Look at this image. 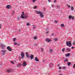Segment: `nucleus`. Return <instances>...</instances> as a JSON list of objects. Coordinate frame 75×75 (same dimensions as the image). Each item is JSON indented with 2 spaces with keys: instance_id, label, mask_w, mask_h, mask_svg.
I'll use <instances>...</instances> for the list:
<instances>
[{
  "instance_id": "22",
  "label": "nucleus",
  "mask_w": 75,
  "mask_h": 75,
  "mask_svg": "<svg viewBox=\"0 0 75 75\" xmlns=\"http://www.w3.org/2000/svg\"><path fill=\"white\" fill-rule=\"evenodd\" d=\"M21 64L20 63H19L17 64V67H19V66H21Z\"/></svg>"
},
{
  "instance_id": "46",
  "label": "nucleus",
  "mask_w": 75,
  "mask_h": 75,
  "mask_svg": "<svg viewBox=\"0 0 75 75\" xmlns=\"http://www.w3.org/2000/svg\"><path fill=\"white\" fill-rule=\"evenodd\" d=\"M71 49H74V47H71Z\"/></svg>"
},
{
  "instance_id": "24",
  "label": "nucleus",
  "mask_w": 75,
  "mask_h": 75,
  "mask_svg": "<svg viewBox=\"0 0 75 75\" xmlns=\"http://www.w3.org/2000/svg\"><path fill=\"white\" fill-rule=\"evenodd\" d=\"M66 5L67 6L69 7V8H70L71 7V6H70V5H69L68 4H67Z\"/></svg>"
},
{
  "instance_id": "13",
  "label": "nucleus",
  "mask_w": 75,
  "mask_h": 75,
  "mask_svg": "<svg viewBox=\"0 0 75 75\" xmlns=\"http://www.w3.org/2000/svg\"><path fill=\"white\" fill-rule=\"evenodd\" d=\"M35 60L36 61H37V62H38V61H39V59H38L36 57H35Z\"/></svg>"
},
{
  "instance_id": "12",
  "label": "nucleus",
  "mask_w": 75,
  "mask_h": 75,
  "mask_svg": "<svg viewBox=\"0 0 75 75\" xmlns=\"http://www.w3.org/2000/svg\"><path fill=\"white\" fill-rule=\"evenodd\" d=\"M7 72H11V69H9L6 70Z\"/></svg>"
},
{
  "instance_id": "30",
  "label": "nucleus",
  "mask_w": 75,
  "mask_h": 75,
  "mask_svg": "<svg viewBox=\"0 0 75 75\" xmlns=\"http://www.w3.org/2000/svg\"><path fill=\"white\" fill-rule=\"evenodd\" d=\"M62 52H65V48H63L62 49Z\"/></svg>"
},
{
  "instance_id": "44",
  "label": "nucleus",
  "mask_w": 75,
  "mask_h": 75,
  "mask_svg": "<svg viewBox=\"0 0 75 75\" xmlns=\"http://www.w3.org/2000/svg\"><path fill=\"white\" fill-rule=\"evenodd\" d=\"M57 7L59 9V6H58V5H57Z\"/></svg>"
},
{
  "instance_id": "15",
  "label": "nucleus",
  "mask_w": 75,
  "mask_h": 75,
  "mask_svg": "<svg viewBox=\"0 0 75 75\" xmlns=\"http://www.w3.org/2000/svg\"><path fill=\"white\" fill-rule=\"evenodd\" d=\"M70 54L69 53H68L67 54H65V56L67 57H69V56H70Z\"/></svg>"
},
{
  "instance_id": "2",
  "label": "nucleus",
  "mask_w": 75,
  "mask_h": 75,
  "mask_svg": "<svg viewBox=\"0 0 75 75\" xmlns=\"http://www.w3.org/2000/svg\"><path fill=\"white\" fill-rule=\"evenodd\" d=\"M35 12L38 14H40V16L41 18H43L44 17V15L42 14V13L41 11H36Z\"/></svg>"
},
{
  "instance_id": "20",
  "label": "nucleus",
  "mask_w": 75,
  "mask_h": 75,
  "mask_svg": "<svg viewBox=\"0 0 75 75\" xmlns=\"http://www.w3.org/2000/svg\"><path fill=\"white\" fill-rule=\"evenodd\" d=\"M64 24L62 23L61 24V26L62 27H64Z\"/></svg>"
},
{
  "instance_id": "28",
  "label": "nucleus",
  "mask_w": 75,
  "mask_h": 75,
  "mask_svg": "<svg viewBox=\"0 0 75 75\" xmlns=\"http://www.w3.org/2000/svg\"><path fill=\"white\" fill-rule=\"evenodd\" d=\"M41 51L42 52H43V51H44V49L42 48H41Z\"/></svg>"
},
{
  "instance_id": "39",
  "label": "nucleus",
  "mask_w": 75,
  "mask_h": 75,
  "mask_svg": "<svg viewBox=\"0 0 75 75\" xmlns=\"http://www.w3.org/2000/svg\"><path fill=\"white\" fill-rule=\"evenodd\" d=\"M57 1V0H54V3H56V1Z\"/></svg>"
},
{
  "instance_id": "11",
  "label": "nucleus",
  "mask_w": 75,
  "mask_h": 75,
  "mask_svg": "<svg viewBox=\"0 0 75 75\" xmlns=\"http://www.w3.org/2000/svg\"><path fill=\"white\" fill-rule=\"evenodd\" d=\"M14 44L15 45H20V43L16 42H15Z\"/></svg>"
},
{
  "instance_id": "42",
  "label": "nucleus",
  "mask_w": 75,
  "mask_h": 75,
  "mask_svg": "<svg viewBox=\"0 0 75 75\" xmlns=\"http://www.w3.org/2000/svg\"><path fill=\"white\" fill-rule=\"evenodd\" d=\"M54 22L55 23H58V22L57 21H54Z\"/></svg>"
},
{
  "instance_id": "21",
  "label": "nucleus",
  "mask_w": 75,
  "mask_h": 75,
  "mask_svg": "<svg viewBox=\"0 0 75 75\" xmlns=\"http://www.w3.org/2000/svg\"><path fill=\"white\" fill-rule=\"evenodd\" d=\"M71 64V62H68L67 63L68 66H69Z\"/></svg>"
},
{
  "instance_id": "36",
  "label": "nucleus",
  "mask_w": 75,
  "mask_h": 75,
  "mask_svg": "<svg viewBox=\"0 0 75 75\" xmlns=\"http://www.w3.org/2000/svg\"><path fill=\"white\" fill-rule=\"evenodd\" d=\"M27 25H30V23H27Z\"/></svg>"
},
{
  "instance_id": "8",
  "label": "nucleus",
  "mask_w": 75,
  "mask_h": 75,
  "mask_svg": "<svg viewBox=\"0 0 75 75\" xmlns=\"http://www.w3.org/2000/svg\"><path fill=\"white\" fill-rule=\"evenodd\" d=\"M1 47L2 49H4L5 47H6V46L5 45H3V44H2L1 45Z\"/></svg>"
},
{
  "instance_id": "3",
  "label": "nucleus",
  "mask_w": 75,
  "mask_h": 75,
  "mask_svg": "<svg viewBox=\"0 0 75 75\" xmlns=\"http://www.w3.org/2000/svg\"><path fill=\"white\" fill-rule=\"evenodd\" d=\"M66 44L67 46H69V47H71L72 45V44L70 41H67Z\"/></svg>"
},
{
  "instance_id": "14",
  "label": "nucleus",
  "mask_w": 75,
  "mask_h": 75,
  "mask_svg": "<svg viewBox=\"0 0 75 75\" xmlns=\"http://www.w3.org/2000/svg\"><path fill=\"white\" fill-rule=\"evenodd\" d=\"M68 60L67 58H66V59H65L64 61V63H66L67 62H68Z\"/></svg>"
},
{
  "instance_id": "54",
  "label": "nucleus",
  "mask_w": 75,
  "mask_h": 75,
  "mask_svg": "<svg viewBox=\"0 0 75 75\" xmlns=\"http://www.w3.org/2000/svg\"><path fill=\"white\" fill-rule=\"evenodd\" d=\"M59 75H62V74H60Z\"/></svg>"
},
{
  "instance_id": "56",
  "label": "nucleus",
  "mask_w": 75,
  "mask_h": 75,
  "mask_svg": "<svg viewBox=\"0 0 75 75\" xmlns=\"http://www.w3.org/2000/svg\"><path fill=\"white\" fill-rule=\"evenodd\" d=\"M20 19V18H18V20H19Z\"/></svg>"
},
{
  "instance_id": "58",
  "label": "nucleus",
  "mask_w": 75,
  "mask_h": 75,
  "mask_svg": "<svg viewBox=\"0 0 75 75\" xmlns=\"http://www.w3.org/2000/svg\"><path fill=\"white\" fill-rule=\"evenodd\" d=\"M69 1H70V0H69Z\"/></svg>"
},
{
  "instance_id": "1",
  "label": "nucleus",
  "mask_w": 75,
  "mask_h": 75,
  "mask_svg": "<svg viewBox=\"0 0 75 75\" xmlns=\"http://www.w3.org/2000/svg\"><path fill=\"white\" fill-rule=\"evenodd\" d=\"M24 12H23L22 13V14L21 16V18L24 19L27 18L28 17V15H27V14H25V15L24 16Z\"/></svg>"
},
{
  "instance_id": "33",
  "label": "nucleus",
  "mask_w": 75,
  "mask_h": 75,
  "mask_svg": "<svg viewBox=\"0 0 75 75\" xmlns=\"http://www.w3.org/2000/svg\"><path fill=\"white\" fill-rule=\"evenodd\" d=\"M37 8V7L36 6H35V7H33L34 9H36V8Z\"/></svg>"
},
{
  "instance_id": "16",
  "label": "nucleus",
  "mask_w": 75,
  "mask_h": 75,
  "mask_svg": "<svg viewBox=\"0 0 75 75\" xmlns=\"http://www.w3.org/2000/svg\"><path fill=\"white\" fill-rule=\"evenodd\" d=\"M6 7L7 8H8V9L10 8V5H8L6 6Z\"/></svg>"
},
{
  "instance_id": "37",
  "label": "nucleus",
  "mask_w": 75,
  "mask_h": 75,
  "mask_svg": "<svg viewBox=\"0 0 75 75\" xmlns=\"http://www.w3.org/2000/svg\"><path fill=\"white\" fill-rule=\"evenodd\" d=\"M50 33V32L49 31H47V32H46V34H48V33Z\"/></svg>"
},
{
  "instance_id": "48",
  "label": "nucleus",
  "mask_w": 75,
  "mask_h": 75,
  "mask_svg": "<svg viewBox=\"0 0 75 75\" xmlns=\"http://www.w3.org/2000/svg\"><path fill=\"white\" fill-rule=\"evenodd\" d=\"M48 0V1H49V2H50V1H51V0Z\"/></svg>"
},
{
  "instance_id": "50",
  "label": "nucleus",
  "mask_w": 75,
  "mask_h": 75,
  "mask_svg": "<svg viewBox=\"0 0 75 75\" xmlns=\"http://www.w3.org/2000/svg\"><path fill=\"white\" fill-rule=\"evenodd\" d=\"M44 10L45 11V8H44Z\"/></svg>"
},
{
  "instance_id": "40",
  "label": "nucleus",
  "mask_w": 75,
  "mask_h": 75,
  "mask_svg": "<svg viewBox=\"0 0 75 75\" xmlns=\"http://www.w3.org/2000/svg\"><path fill=\"white\" fill-rule=\"evenodd\" d=\"M54 34L52 33V37H53V36H54Z\"/></svg>"
},
{
  "instance_id": "45",
  "label": "nucleus",
  "mask_w": 75,
  "mask_h": 75,
  "mask_svg": "<svg viewBox=\"0 0 75 75\" xmlns=\"http://www.w3.org/2000/svg\"><path fill=\"white\" fill-rule=\"evenodd\" d=\"M73 67L74 68H75V64L74 65Z\"/></svg>"
},
{
  "instance_id": "43",
  "label": "nucleus",
  "mask_w": 75,
  "mask_h": 75,
  "mask_svg": "<svg viewBox=\"0 0 75 75\" xmlns=\"http://www.w3.org/2000/svg\"><path fill=\"white\" fill-rule=\"evenodd\" d=\"M59 69H62V68L61 67H59Z\"/></svg>"
},
{
  "instance_id": "5",
  "label": "nucleus",
  "mask_w": 75,
  "mask_h": 75,
  "mask_svg": "<svg viewBox=\"0 0 75 75\" xmlns=\"http://www.w3.org/2000/svg\"><path fill=\"white\" fill-rule=\"evenodd\" d=\"M45 41L46 42H50L52 41V40H51V39H50L48 38H46L45 40Z\"/></svg>"
},
{
  "instance_id": "18",
  "label": "nucleus",
  "mask_w": 75,
  "mask_h": 75,
  "mask_svg": "<svg viewBox=\"0 0 75 75\" xmlns=\"http://www.w3.org/2000/svg\"><path fill=\"white\" fill-rule=\"evenodd\" d=\"M50 52H49L50 53H52V52H53V50H52V49H50Z\"/></svg>"
},
{
  "instance_id": "31",
  "label": "nucleus",
  "mask_w": 75,
  "mask_h": 75,
  "mask_svg": "<svg viewBox=\"0 0 75 75\" xmlns=\"http://www.w3.org/2000/svg\"><path fill=\"white\" fill-rule=\"evenodd\" d=\"M12 14H15V12H14V11H12Z\"/></svg>"
},
{
  "instance_id": "52",
  "label": "nucleus",
  "mask_w": 75,
  "mask_h": 75,
  "mask_svg": "<svg viewBox=\"0 0 75 75\" xmlns=\"http://www.w3.org/2000/svg\"><path fill=\"white\" fill-rule=\"evenodd\" d=\"M33 28L34 29H35V27L34 26Z\"/></svg>"
},
{
  "instance_id": "25",
  "label": "nucleus",
  "mask_w": 75,
  "mask_h": 75,
  "mask_svg": "<svg viewBox=\"0 0 75 75\" xmlns=\"http://www.w3.org/2000/svg\"><path fill=\"white\" fill-rule=\"evenodd\" d=\"M66 50H67V51H71V50L69 48L67 49Z\"/></svg>"
},
{
  "instance_id": "23",
  "label": "nucleus",
  "mask_w": 75,
  "mask_h": 75,
  "mask_svg": "<svg viewBox=\"0 0 75 75\" xmlns=\"http://www.w3.org/2000/svg\"><path fill=\"white\" fill-rule=\"evenodd\" d=\"M17 40V39L16 38H14L13 39V41H16Z\"/></svg>"
},
{
  "instance_id": "35",
  "label": "nucleus",
  "mask_w": 75,
  "mask_h": 75,
  "mask_svg": "<svg viewBox=\"0 0 75 75\" xmlns=\"http://www.w3.org/2000/svg\"><path fill=\"white\" fill-rule=\"evenodd\" d=\"M73 44L74 45H75V41L73 42Z\"/></svg>"
},
{
  "instance_id": "51",
  "label": "nucleus",
  "mask_w": 75,
  "mask_h": 75,
  "mask_svg": "<svg viewBox=\"0 0 75 75\" xmlns=\"http://www.w3.org/2000/svg\"><path fill=\"white\" fill-rule=\"evenodd\" d=\"M58 72L59 73V72H61V71L59 70L58 71Z\"/></svg>"
},
{
  "instance_id": "57",
  "label": "nucleus",
  "mask_w": 75,
  "mask_h": 75,
  "mask_svg": "<svg viewBox=\"0 0 75 75\" xmlns=\"http://www.w3.org/2000/svg\"><path fill=\"white\" fill-rule=\"evenodd\" d=\"M51 64H52L51 63V64H50V65H51Z\"/></svg>"
},
{
  "instance_id": "6",
  "label": "nucleus",
  "mask_w": 75,
  "mask_h": 75,
  "mask_svg": "<svg viewBox=\"0 0 75 75\" xmlns=\"http://www.w3.org/2000/svg\"><path fill=\"white\" fill-rule=\"evenodd\" d=\"M2 52H3V55H5V54H6V52H7V50H1Z\"/></svg>"
},
{
  "instance_id": "55",
  "label": "nucleus",
  "mask_w": 75,
  "mask_h": 75,
  "mask_svg": "<svg viewBox=\"0 0 75 75\" xmlns=\"http://www.w3.org/2000/svg\"><path fill=\"white\" fill-rule=\"evenodd\" d=\"M35 46H37V44H35Z\"/></svg>"
},
{
  "instance_id": "34",
  "label": "nucleus",
  "mask_w": 75,
  "mask_h": 75,
  "mask_svg": "<svg viewBox=\"0 0 75 75\" xmlns=\"http://www.w3.org/2000/svg\"><path fill=\"white\" fill-rule=\"evenodd\" d=\"M11 64H14V62L13 61H11Z\"/></svg>"
},
{
  "instance_id": "4",
  "label": "nucleus",
  "mask_w": 75,
  "mask_h": 75,
  "mask_svg": "<svg viewBox=\"0 0 75 75\" xmlns=\"http://www.w3.org/2000/svg\"><path fill=\"white\" fill-rule=\"evenodd\" d=\"M21 58L22 59H24V57H25V54L24 53V52H22L21 53Z\"/></svg>"
},
{
  "instance_id": "26",
  "label": "nucleus",
  "mask_w": 75,
  "mask_h": 75,
  "mask_svg": "<svg viewBox=\"0 0 75 75\" xmlns=\"http://www.w3.org/2000/svg\"><path fill=\"white\" fill-rule=\"evenodd\" d=\"M69 19H72V16H69Z\"/></svg>"
},
{
  "instance_id": "9",
  "label": "nucleus",
  "mask_w": 75,
  "mask_h": 75,
  "mask_svg": "<svg viewBox=\"0 0 75 75\" xmlns=\"http://www.w3.org/2000/svg\"><path fill=\"white\" fill-rule=\"evenodd\" d=\"M27 65V63L26 62L24 61L23 63V67H25V66H26Z\"/></svg>"
},
{
  "instance_id": "10",
  "label": "nucleus",
  "mask_w": 75,
  "mask_h": 75,
  "mask_svg": "<svg viewBox=\"0 0 75 75\" xmlns=\"http://www.w3.org/2000/svg\"><path fill=\"white\" fill-rule=\"evenodd\" d=\"M26 57L28 58H30V55L28 54V52L26 53Z\"/></svg>"
},
{
  "instance_id": "27",
  "label": "nucleus",
  "mask_w": 75,
  "mask_h": 75,
  "mask_svg": "<svg viewBox=\"0 0 75 75\" xmlns=\"http://www.w3.org/2000/svg\"><path fill=\"white\" fill-rule=\"evenodd\" d=\"M33 38H34L35 40H37V39L38 38L37 36H35Z\"/></svg>"
},
{
  "instance_id": "47",
  "label": "nucleus",
  "mask_w": 75,
  "mask_h": 75,
  "mask_svg": "<svg viewBox=\"0 0 75 75\" xmlns=\"http://www.w3.org/2000/svg\"><path fill=\"white\" fill-rule=\"evenodd\" d=\"M52 7H54V5H53V4L52 5Z\"/></svg>"
},
{
  "instance_id": "38",
  "label": "nucleus",
  "mask_w": 75,
  "mask_h": 75,
  "mask_svg": "<svg viewBox=\"0 0 75 75\" xmlns=\"http://www.w3.org/2000/svg\"><path fill=\"white\" fill-rule=\"evenodd\" d=\"M66 69V67H63V69Z\"/></svg>"
},
{
  "instance_id": "7",
  "label": "nucleus",
  "mask_w": 75,
  "mask_h": 75,
  "mask_svg": "<svg viewBox=\"0 0 75 75\" xmlns=\"http://www.w3.org/2000/svg\"><path fill=\"white\" fill-rule=\"evenodd\" d=\"M7 50H8L9 51H11L13 50H12V49L11 48H10V46H8L7 48Z\"/></svg>"
},
{
  "instance_id": "17",
  "label": "nucleus",
  "mask_w": 75,
  "mask_h": 75,
  "mask_svg": "<svg viewBox=\"0 0 75 75\" xmlns=\"http://www.w3.org/2000/svg\"><path fill=\"white\" fill-rule=\"evenodd\" d=\"M30 57L31 59H33V58H34V56H33V54H31Z\"/></svg>"
},
{
  "instance_id": "41",
  "label": "nucleus",
  "mask_w": 75,
  "mask_h": 75,
  "mask_svg": "<svg viewBox=\"0 0 75 75\" xmlns=\"http://www.w3.org/2000/svg\"><path fill=\"white\" fill-rule=\"evenodd\" d=\"M74 16H73L72 17V20H74Z\"/></svg>"
},
{
  "instance_id": "49",
  "label": "nucleus",
  "mask_w": 75,
  "mask_h": 75,
  "mask_svg": "<svg viewBox=\"0 0 75 75\" xmlns=\"http://www.w3.org/2000/svg\"><path fill=\"white\" fill-rule=\"evenodd\" d=\"M1 24H0V28H1Z\"/></svg>"
},
{
  "instance_id": "29",
  "label": "nucleus",
  "mask_w": 75,
  "mask_h": 75,
  "mask_svg": "<svg viewBox=\"0 0 75 75\" xmlns=\"http://www.w3.org/2000/svg\"><path fill=\"white\" fill-rule=\"evenodd\" d=\"M54 41H57L58 40V39H57V38H54Z\"/></svg>"
},
{
  "instance_id": "32",
  "label": "nucleus",
  "mask_w": 75,
  "mask_h": 75,
  "mask_svg": "<svg viewBox=\"0 0 75 75\" xmlns=\"http://www.w3.org/2000/svg\"><path fill=\"white\" fill-rule=\"evenodd\" d=\"M37 1V0H33L32 2L33 3H35V1Z\"/></svg>"
},
{
  "instance_id": "53",
  "label": "nucleus",
  "mask_w": 75,
  "mask_h": 75,
  "mask_svg": "<svg viewBox=\"0 0 75 75\" xmlns=\"http://www.w3.org/2000/svg\"><path fill=\"white\" fill-rule=\"evenodd\" d=\"M57 66H58V67H59V64H58Z\"/></svg>"
},
{
  "instance_id": "19",
  "label": "nucleus",
  "mask_w": 75,
  "mask_h": 75,
  "mask_svg": "<svg viewBox=\"0 0 75 75\" xmlns=\"http://www.w3.org/2000/svg\"><path fill=\"white\" fill-rule=\"evenodd\" d=\"M71 10L73 11L74 10V7L71 6Z\"/></svg>"
}]
</instances>
